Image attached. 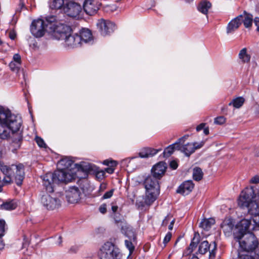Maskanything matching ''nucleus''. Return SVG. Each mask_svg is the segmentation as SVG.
<instances>
[{
    "label": "nucleus",
    "instance_id": "nucleus-35",
    "mask_svg": "<svg viewBox=\"0 0 259 259\" xmlns=\"http://www.w3.org/2000/svg\"><path fill=\"white\" fill-rule=\"evenodd\" d=\"M203 172L202 169L198 167H195L193 169V178L194 180L199 181L202 179Z\"/></svg>",
    "mask_w": 259,
    "mask_h": 259
},
{
    "label": "nucleus",
    "instance_id": "nucleus-28",
    "mask_svg": "<svg viewBox=\"0 0 259 259\" xmlns=\"http://www.w3.org/2000/svg\"><path fill=\"white\" fill-rule=\"evenodd\" d=\"M73 164V161L70 157H64L61 159L59 162L58 165L62 166V169H69V167H72Z\"/></svg>",
    "mask_w": 259,
    "mask_h": 259
},
{
    "label": "nucleus",
    "instance_id": "nucleus-1",
    "mask_svg": "<svg viewBox=\"0 0 259 259\" xmlns=\"http://www.w3.org/2000/svg\"><path fill=\"white\" fill-rule=\"evenodd\" d=\"M22 124V119L20 115L0 106V139L5 140L11 137L14 143L19 144L22 140L20 132Z\"/></svg>",
    "mask_w": 259,
    "mask_h": 259
},
{
    "label": "nucleus",
    "instance_id": "nucleus-23",
    "mask_svg": "<svg viewBox=\"0 0 259 259\" xmlns=\"http://www.w3.org/2000/svg\"><path fill=\"white\" fill-rule=\"evenodd\" d=\"M79 37L80 38V44L82 42H88L92 40L93 36L90 30L83 28L79 31Z\"/></svg>",
    "mask_w": 259,
    "mask_h": 259
},
{
    "label": "nucleus",
    "instance_id": "nucleus-5",
    "mask_svg": "<svg viewBox=\"0 0 259 259\" xmlns=\"http://www.w3.org/2000/svg\"><path fill=\"white\" fill-rule=\"evenodd\" d=\"M47 24L48 32L56 39L62 40L68 33L71 32V28L60 21H57L54 16L47 17Z\"/></svg>",
    "mask_w": 259,
    "mask_h": 259
},
{
    "label": "nucleus",
    "instance_id": "nucleus-62",
    "mask_svg": "<svg viewBox=\"0 0 259 259\" xmlns=\"http://www.w3.org/2000/svg\"><path fill=\"white\" fill-rule=\"evenodd\" d=\"M4 247V244L2 240L1 237H0V250L3 249Z\"/></svg>",
    "mask_w": 259,
    "mask_h": 259
},
{
    "label": "nucleus",
    "instance_id": "nucleus-57",
    "mask_svg": "<svg viewBox=\"0 0 259 259\" xmlns=\"http://www.w3.org/2000/svg\"><path fill=\"white\" fill-rule=\"evenodd\" d=\"M254 22L257 27V31L259 32V18H255Z\"/></svg>",
    "mask_w": 259,
    "mask_h": 259
},
{
    "label": "nucleus",
    "instance_id": "nucleus-7",
    "mask_svg": "<svg viewBox=\"0 0 259 259\" xmlns=\"http://www.w3.org/2000/svg\"><path fill=\"white\" fill-rule=\"evenodd\" d=\"M252 16L244 12L229 22L226 27V33L228 34L233 33L242 23L245 27L249 28L252 26Z\"/></svg>",
    "mask_w": 259,
    "mask_h": 259
},
{
    "label": "nucleus",
    "instance_id": "nucleus-27",
    "mask_svg": "<svg viewBox=\"0 0 259 259\" xmlns=\"http://www.w3.org/2000/svg\"><path fill=\"white\" fill-rule=\"evenodd\" d=\"M215 223V220L213 218L204 219L199 224V227L204 230L208 231Z\"/></svg>",
    "mask_w": 259,
    "mask_h": 259
},
{
    "label": "nucleus",
    "instance_id": "nucleus-53",
    "mask_svg": "<svg viewBox=\"0 0 259 259\" xmlns=\"http://www.w3.org/2000/svg\"><path fill=\"white\" fill-rule=\"evenodd\" d=\"M78 247L77 246H72L69 249L68 252L70 253H75L77 252Z\"/></svg>",
    "mask_w": 259,
    "mask_h": 259
},
{
    "label": "nucleus",
    "instance_id": "nucleus-12",
    "mask_svg": "<svg viewBox=\"0 0 259 259\" xmlns=\"http://www.w3.org/2000/svg\"><path fill=\"white\" fill-rule=\"evenodd\" d=\"M75 0H69L63 7V11L68 16L77 18L79 17L82 10L80 5L74 2Z\"/></svg>",
    "mask_w": 259,
    "mask_h": 259
},
{
    "label": "nucleus",
    "instance_id": "nucleus-29",
    "mask_svg": "<svg viewBox=\"0 0 259 259\" xmlns=\"http://www.w3.org/2000/svg\"><path fill=\"white\" fill-rule=\"evenodd\" d=\"M234 227V224L230 220L224 221L221 225V228L225 234L231 233Z\"/></svg>",
    "mask_w": 259,
    "mask_h": 259
},
{
    "label": "nucleus",
    "instance_id": "nucleus-41",
    "mask_svg": "<svg viewBox=\"0 0 259 259\" xmlns=\"http://www.w3.org/2000/svg\"><path fill=\"white\" fill-rule=\"evenodd\" d=\"M105 172L104 170H98L96 172V177L98 180H102L105 177Z\"/></svg>",
    "mask_w": 259,
    "mask_h": 259
},
{
    "label": "nucleus",
    "instance_id": "nucleus-13",
    "mask_svg": "<svg viewBox=\"0 0 259 259\" xmlns=\"http://www.w3.org/2000/svg\"><path fill=\"white\" fill-rule=\"evenodd\" d=\"M186 139H184L179 145L177 146L178 150H180L185 153V154L189 156L192 153L194 152L196 149H199L203 146L204 145V142H201L200 143H188L187 144L183 145L185 140Z\"/></svg>",
    "mask_w": 259,
    "mask_h": 259
},
{
    "label": "nucleus",
    "instance_id": "nucleus-4",
    "mask_svg": "<svg viewBox=\"0 0 259 259\" xmlns=\"http://www.w3.org/2000/svg\"><path fill=\"white\" fill-rule=\"evenodd\" d=\"M0 169L5 175L4 183H10L13 178L18 186H21L25 177L24 166L21 163L12 164L11 166L5 165L0 161Z\"/></svg>",
    "mask_w": 259,
    "mask_h": 259
},
{
    "label": "nucleus",
    "instance_id": "nucleus-56",
    "mask_svg": "<svg viewBox=\"0 0 259 259\" xmlns=\"http://www.w3.org/2000/svg\"><path fill=\"white\" fill-rule=\"evenodd\" d=\"M114 169L113 167L110 166V167L106 168L104 170L105 172H107L108 174H111L114 172Z\"/></svg>",
    "mask_w": 259,
    "mask_h": 259
},
{
    "label": "nucleus",
    "instance_id": "nucleus-48",
    "mask_svg": "<svg viewBox=\"0 0 259 259\" xmlns=\"http://www.w3.org/2000/svg\"><path fill=\"white\" fill-rule=\"evenodd\" d=\"M13 60L17 65H20L21 63V57L18 54H16L14 55Z\"/></svg>",
    "mask_w": 259,
    "mask_h": 259
},
{
    "label": "nucleus",
    "instance_id": "nucleus-17",
    "mask_svg": "<svg viewBox=\"0 0 259 259\" xmlns=\"http://www.w3.org/2000/svg\"><path fill=\"white\" fill-rule=\"evenodd\" d=\"M81 192L76 187L69 188L66 191V197L68 202L75 203L78 202L81 198Z\"/></svg>",
    "mask_w": 259,
    "mask_h": 259
},
{
    "label": "nucleus",
    "instance_id": "nucleus-11",
    "mask_svg": "<svg viewBox=\"0 0 259 259\" xmlns=\"http://www.w3.org/2000/svg\"><path fill=\"white\" fill-rule=\"evenodd\" d=\"M53 175H54L55 182L57 184L60 182L65 183L70 182L76 177L75 173L70 169H58L53 173Z\"/></svg>",
    "mask_w": 259,
    "mask_h": 259
},
{
    "label": "nucleus",
    "instance_id": "nucleus-51",
    "mask_svg": "<svg viewBox=\"0 0 259 259\" xmlns=\"http://www.w3.org/2000/svg\"><path fill=\"white\" fill-rule=\"evenodd\" d=\"M19 65H17V64H15L14 62H11L10 64V67L11 69V70L13 71H16L18 70V68H19Z\"/></svg>",
    "mask_w": 259,
    "mask_h": 259
},
{
    "label": "nucleus",
    "instance_id": "nucleus-52",
    "mask_svg": "<svg viewBox=\"0 0 259 259\" xmlns=\"http://www.w3.org/2000/svg\"><path fill=\"white\" fill-rule=\"evenodd\" d=\"M100 212L102 214H105L106 212L107 208L105 204H102L99 208Z\"/></svg>",
    "mask_w": 259,
    "mask_h": 259
},
{
    "label": "nucleus",
    "instance_id": "nucleus-15",
    "mask_svg": "<svg viewBox=\"0 0 259 259\" xmlns=\"http://www.w3.org/2000/svg\"><path fill=\"white\" fill-rule=\"evenodd\" d=\"M217 244L215 241L212 244H209L207 241H202L199 246L198 251L200 254H203L209 251V259H214L215 256Z\"/></svg>",
    "mask_w": 259,
    "mask_h": 259
},
{
    "label": "nucleus",
    "instance_id": "nucleus-46",
    "mask_svg": "<svg viewBox=\"0 0 259 259\" xmlns=\"http://www.w3.org/2000/svg\"><path fill=\"white\" fill-rule=\"evenodd\" d=\"M171 233L170 232H168L164 239H163V243L164 244V246L166 245V244L171 239Z\"/></svg>",
    "mask_w": 259,
    "mask_h": 259
},
{
    "label": "nucleus",
    "instance_id": "nucleus-6",
    "mask_svg": "<svg viewBox=\"0 0 259 259\" xmlns=\"http://www.w3.org/2000/svg\"><path fill=\"white\" fill-rule=\"evenodd\" d=\"M146 189L144 203L147 205H151L157 199L160 193L159 180L153 177H147L144 182Z\"/></svg>",
    "mask_w": 259,
    "mask_h": 259
},
{
    "label": "nucleus",
    "instance_id": "nucleus-64",
    "mask_svg": "<svg viewBox=\"0 0 259 259\" xmlns=\"http://www.w3.org/2000/svg\"><path fill=\"white\" fill-rule=\"evenodd\" d=\"M191 259H198V258L196 256H193Z\"/></svg>",
    "mask_w": 259,
    "mask_h": 259
},
{
    "label": "nucleus",
    "instance_id": "nucleus-63",
    "mask_svg": "<svg viewBox=\"0 0 259 259\" xmlns=\"http://www.w3.org/2000/svg\"><path fill=\"white\" fill-rule=\"evenodd\" d=\"M24 240H25V243H23V245H27V244H29V241H28V239H27V240H26L25 237H24Z\"/></svg>",
    "mask_w": 259,
    "mask_h": 259
},
{
    "label": "nucleus",
    "instance_id": "nucleus-33",
    "mask_svg": "<svg viewBox=\"0 0 259 259\" xmlns=\"http://www.w3.org/2000/svg\"><path fill=\"white\" fill-rule=\"evenodd\" d=\"M17 207V203L14 200H10L3 203L1 207L2 209L11 210L14 209Z\"/></svg>",
    "mask_w": 259,
    "mask_h": 259
},
{
    "label": "nucleus",
    "instance_id": "nucleus-32",
    "mask_svg": "<svg viewBox=\"0 0 259 259\" xmlns=\"http://www.w3.org/2000/svg\"><path fill=\"white\" fill-rule=\"evenodd\" d=\"M244 101L245 100L243 97H237L229 103V106H233L235 108H239L243 105Z\"/></svg>",
    "mask_w": 259,
    "mask_h": 259
},
{
    "label": "nucleus",
    "instance_id": "nucleus-25",
    "mask_svg": "<svg viewBox=\"0 0 259 259\" xmlns=\"http://www.w3.org/2000/svg\"><path fill=\"white\" fill-rule=\"evenodd\" d=\"M211 7V4L209 2L205 0L202 1L198 4L197 10L200 13L206 15Z\"/></svg>",
    "mask_w": 259,
    "mask_h": 259
},
{
    "label": "nucleus",
    "instance_id": "nucleus-47",
    "mask_svg": "<svg viewBox=\"0 0 259 259\" xmlns=\"http://www.w3.org/2000/svg\"><path fill=\"white\" fill-rule=\"evenodd\" d=\"M249 183L251 184H257L259 183V176L255 175L250 180Z\"/></svg>",
    "mask_w": 259,
    "mask_h": 259
},
{
    "label": "nucleus",
    "instance_id": "nucleus-45",
    "mask_svg": "<svg viewBox=\"0 0 259 259\" xmlns=\"http://www.w3.org/2000/svg\"><path fill=\"white\" fill-rule=\"evenodd\" d=\"M172 216L170 214H168L163 220L162 223V225L163 226H166L169 222H170L172 220Z\"/></svg>",
    "mask_w": 259,
    "mask_h": 259
},
{
    "label": "nucleus",
    "instance_id": "nucleus-18",
    "mask_svg": "<svg viewBox=\"0 0 259 259\" xmlns=\"http://www.w3.org/2000/svg\"><path fill=\"white\" fill-rule=\"evenodd\" d=\"M167 168V164L164 162H159L154 165L151 169V176L159 180L164 175Z\"/></svg>",
    "mask_w": 259,
    "mask_h": 259
},
{
    "label": "nucleus",
    "instance_id": "nucleus-37",
    "mask_svg": "<svg viewBox=\"0 0 259 259\" xmlns=\"http://www.w3.org/2000/svg\"><path fill=\"white\" fill-rule=\"evenodd\" d=\"M252 220H250L251 221V224L253 225L255 227V230H257L259 228V212L256 214H254L252 215Z\"/></svg>",
    "mask_w": 259,
    "mask_h": 259
},
{
    "label": "nucleus",
    "instance_id": "nucleus-8",
    "mask_svg": "<svg viewBox=\"0 0 259 259\" xmlns=\"http://www.w3.org/2000/svg\"><path fill=\"white\" fill-rule=\"evenodd\" d=\"M121 256L118 248L109 242L104 243L98 252L100 259H120Z\"/></svg>",
    "mask_w": 259,
    "mask_h": 259
},
{
    "label": "nucleus",
    "instance_id": "nucleus-44",
    "mask_svg": "<svg viewBox=\"0 0 259 259\" xmlns=\"http://www.w3.org/2000/svg\"><path fill=\"white\" fill-rule=\"evenodd\" d=\"M80 167L85 171H89L92 169V166L91 164H85V163H82L80 164Z\"/></svg>",
    "mask_w": 259,
    "mask_h": 259
},
{
    "label": "nucleus",
    "instance_id": "nucleus-22",
    "mask_svg": "<svg viewBox=\"0 0 259 259\" xmlns=\"http://www.w3.org/2000/svg\"><path fill=\"white\" fill-rule=\"evenodd\" d=\"M188 137V136H184V137L180 138L177 142H176L174 144H172L169 146H168L167 147H166L163 152V155L164 157H169L170 155H171L173 152H174L175 150H178L177 146L179 145L181 143V142L184 139H187Z\"/></svg>",
    "mask_w": 259,
    "mask_h": 259
},
{
    "label": "nucleus",
    "instance_id": "nucleus-16",
    "mask_svg": "<svg viewBox=\"0 0 259 259\" xmlns=\"http://www.w3.org/2000/svg\"><path fill=\"white\" fill-rule=\"evenodd\" d=\"M101 6V0H85L83 8L85 12L89 15L97 13Z\"/></svg>",
    "mask_w": 259,
    "mask_h": 259
},
{
    "label": "nucleus",
    "instance_id": "nucleus-34",
    "mask_svg": "<svg viewBox=\"0 0 259 259\" xmlns=\"http://www.w3.org/2000/svg\"><path fill=\"white\" fill-rule=\"evenodd\" d=\"M238 56L239 59L244 63H247L250 61V57L247 53L246 48L241 50Z\"/></svg>",
    "mask_w": 259,
    "mask_h": 259
},
{
    "label": "nucleus",
    "instance_id": "nucleus-10",
    "mask_svg": "<svg viewBox=\"0 0 259 259\" xmlns=\"http://www.w3.org/2000/svg\"><path fill=\"white\" fill-rule=\"evenodd\" d=\"M41 203L47 209L53 210L60 206L61 201L57 195L52 192L43 195Z\"/></svg>",
    "mask_w": 259,
    "mask_h": 259
},
{
    "label": "nucleus",
    "instance_id": "nucleus-21",
    "mask_svg": "<svg viewBox=\"0 0 259 259\" xmlns=\"http://www.w3.org/2000/svg\"><path fill=\"white\" fill-rule=\"evenodd\" d=\"M194 184L192 181H186L182 183L177 190V193L182 195H187L192 191Z\"/></svg>",
    "mask_w": 259,
    "mask_h": 259
},
{
    "label": "nucleus",
    "instance_id": "nucleus-43",
    "mask_svg": "<svg viewBox=\"0 0 259 259\" xmlns=\"http://www.w3.org/2000/svg\"><path fill=\"white\" fill-rule=\"evenodd\" d=\"M5 224L4 220H0V236L4 235Z\"/></svg>",
    "mask_w": 259,
    "mask_h": 259
},
{
    "label": "nucleus",
    "instance_id": "nucleus-36",
    "mask_svg": "<svg viewBox=\"0 0 259 259\" xmlns=\"http://www.w3.org/2000/svg\"><path fill=\"white\" fill-rule=\"evenodd\" d=\"M136 240H132L130 239H125V245L126 247L129 250L130 254L133 252L135 246L133 244V243Z\"/></svg>",
    "mask_w": 259,
    "mask_h": 259
},
{
    "label": "nucleus",
    "instance_id": "nucleus-61",
    "mask_svg": "<svg viewBox=\"0 0 259 259\" xmlns=\"http://www.w3.org/2000/svg\"><path fill=\"white\" fill-rule=\"evenodd\" d=\"M203 133L205 135H207L209 134V128L208 127H204L203 128Z\"/></svg>",
    "mask_w": 259,
    "mask_h": 259
},
{
    "label": "nucleus",
    "instance_id": "nucleus-14",
    "mask_svg": "<svg viewBox=\"0 0 259 259\" xmlns=\"http://www.w3.org/2000/svg\"><path fill=\"white\" fill-rule=\"evenodd\" d=\"M97 26L99 29L101 34L106 36L112 33L115 29V25L113 22L104 19L99 20L97 23Z\"/></svg>",
    "mask_w": 259,
    "mask_h": 259
},
{
    "label": "nucleus",
    "instance_id": "nucleus-38",
    "mask_svg": "<svg viewBox=\"0 0 259 259\" xmlns=\"http://www.w3.org/2000/svg\"><path fill=\"white\" fill-rule=\"evenodd\" d=\"M35 140L39 147H41V148H46V144H45L44 140L42 138H41L40 137H39L38 136H36L35 137Z\"/></svg>",
    "mask_w": 259,
    "mask_h": 259
},
{
    "label": "nucleus",
    "instance_id": "nucleus-59",
    "mask_svg": "<svg viewBox=\"0 0 259 259\" xmlns=\"http://www.w3.org/2000/svg\"><path fill=\"white\" fill-rule=\"evenodd\" d=\"M62 237L61 236H59L58 238V240L57 241H56V244L58 245V246H61L62 245Z\"/></svg>",
    "mask_w": 259,
    "mask_h": 259
},
{
    "label": "nucleus",
    "instance_id": "nucleus-55",
    "mask_svg": "<svg viewBox=\"0 0 259 259\" xmlns=\"http://www.w3.org/2000/svg\"><path fill=\"white\" fill-rule=\"evenodd\" d=\"M205 123H202L200 124L196 127V131L197 132H199L201 130H202V129L203 130V128L205 127Z\"/></svg>",
    "mask_w": 259,
    "mask_h": 259
},
{
    "label": "nucleus",
    "instance_id": "nucleus-26",
    "mask_svg": "<svg viewBox=\"0 0 259 259\" xmlns=\"http://www.w3.org/2000/svg\"><path fill=\"white\" fill-rule=\"evenodd\" d=\"M121 230L125 236L127 238V239L132 240H136V236L134 229L130 226H123Z\"/></svg>",
    "mask_w": 259,
    "mask_h": 259
},
{
    "label": "nucleus",
    "instance_id": "nucleus-2",
    "mask_svg": "<svg viewBox=\"0 0 259 259\" xmlns=\"http://www.w3.org/2000/svg\"><path fill=\"white\" fill-rule=\"evenodd\" d=\"M255 229L251 220H242L234 233L235 240L239 242L240 248L246 251H252L257 246L258 242L254 235L251 232Z\"/></svg>",
    "mask_w": 259,
    "mask_h": 259
},
{
    "label": "nucleus",
    "instance_id": "nucleus-30",
    "mask_svg": "<svg viewBox=\"0 0 259 259\" xmlns=\"http://www.w3.org/2000/svg\"><path fill=\"white\" fill-rule=\"evenodd\" d=\"M69 0H53L50 3V7L52 9H60L65 5Z\"/></svg>",
    "mask_w": 259,
    "mask_h": 259
},
{
    "label": "nucleus",
    "instance_id": "nucleus-42",
    "mask_svg": "<svg viewBox=\"0 0 259 259\" xmlns=\"http://www.w3.org/2000/svg\"><path fill=\"white\" fill-rule=\"evenodd\" d=\"M114 189H111L109 191L106 192L101 198L102 200L109 199L111 198L113 194Z\"/></svg>",
    "mask_w": 259,
    "mask_h": 259
},
{
    "label": "nucleus",
    "instance_id": "nucleus-3",
    "mask_svg": "<svg viewBox=\"0 0 259 259\" xmlns=\"http://www.w3.org/2000/svg\"><path fill=\"white\" fill-rule=\"evenodd\" d=\"M238 204L241 208H247L252 215L259 212V191L254 186L245 188L242 191Z\"/></svg>",
    "mask_w": 259,
    "mask_h": 259
},
{
    "label": "nucleus",
    "instance_id": "nucleus-60",
    "mask_svg": "<svg viewBox=\"0 0 259 259\" xmlns=\"http://www.w3.org/2000/svg\"><path fill=\"white\" fill-rule=\"evenodd\" d=\"M118 206L117 205H112L111 207L112 211L113 213H115L117 211L118 209Z\"/></svg>",
    "mask_w": 259,
    "mask_h": 259
},
{
    "label": "nucleus",
    "instance_id": "nucleus-24",
    "mask_svg": "<svg viewBox=\"0 0 259 259\" xmlns=\"http://www.w3.org/2000/svg\"><path fill=\"white\" fill-rule=\"evenodd\" d=\"M160 150V149L157 150L151 148H145L139 152V155L141 158H148L153 156Z\"/></svg>",
    "mask_w": 259,
    "mask_h": 259
},
{
    "label": "nucleus",
    "instance_id": "nucleus-39",
    "mask_svg": "<svg viewBox=\"0 0 259 259\" xmlns=\"http://www.w3.org/2000/svg\"><path fill=\"white\" fill-rule=\"evenodd\" d=\"M103 164L111 167H115L117 165V163L114 160L106 159L103 161Z\"/></svg>",
    "mask_w": 259,
    "mask_h": 259
},
{
    "label": "nucleus",
    "instance_id": "nucleus-58",
    "mask_svg": "<svg viewBox=\"0 0 259 259\" xmlns=\"http://www.w3.org/2000/svg\"><path fill=\"white\" fill-rule=\"evenodd\" d=\"M175 220L174 219H172L170 223V224L168 226V229L170 230H172L174 227V224L175 223Z\"/></svg>",
    "mask_w": 259,
    "mask_h": 259
},
{
    "label": "nucleus",
    "instance_id": "nucleus-54",
    "mask_svg": "<svg viewBox=\"0 0 259 259\" xmlns=\"http://www.w3.org/2000/svg\"><path fill=\"white\" fill-rule=\"evenodd\" d=\"M169 165L170 167L173 169H177L178 166L177 162L175 160L171 161L170 162Z\"/></svg>",
    "mask_w": 259,
    "mask_h": 259
},
{
    "label": "nucleus",
    "instance_id": "nucleus-40",
    "mask_svg": "<svg viewBox=\"0 0 259 259\" xmlns=\"http://www.w3.org/2000/svg\"><path fill=\"white\" fill-rule=\"evenodd\" d=\"M226 119L224 116H219L214 119V122L217 124H223L226 122Z\"/></svg>",
    "mask_w": 259,
    "mask_h": 259
},
{
    "label": "nucleus",
    "instance_id": "nucleus-20",
    "mask_svg": "<svg viewBox=\"0 0 259 259\" xmlns=\"http://www.w3.org/2000/svg\"><path fill=\"white\" fill-rule=\"evenodd\" d=\"M62 39L65 40V45L68 47L75 48L81 45L80 38L77 33L71 34L69 32Z\"/></svg>",
    "mask_w": 259,
    "mask_h": 259
},
{
    "label": "nucleus",
    "instance_id": "nucleus-49",
    "mask_svg": "<svg viewBox=\"0 0 259 259\" xmlns=\"http://www.w3.org/2000/svg\"><path fill=\"white\" fill-rule=\"evenodd\" d=\"M107 188V185L105 183H102L100 184L99 189L98 190L99 195H101V193L104 192Z\"/></svg>",
    "mask_w": 259,
    "mask_h": 259
},
{
    "label": "nucleus",
    "instance_id": "nucleus-9",
    "mask_svg": "<svg viewBox=\"0 0 259 259\" xmlns=\"http://www.w3.org/2000/svg\"><path fill=\"white\" fill-rule=\"evenodd\" d=\"M47 23V17L45 20L38 19L33 21L30 26L32 34L35 37H42L46 31L48 32V26Z\"/></svg>",
    "mask_w": 259,
    "mask_h": 259
},
{
    "label": "nucleus",
    "instance_id": "nucleus-19",
    "mask_svg": "<svg viewBox=\"0 0 259 259\" xmlns=\"http://www.w3.org/2000/svg\"><path fill=\"white\" fill-rule=\"evenodd\" d=\"M53 176V173L48 172L42 177V185L49 193L53 192L55 185L57 184Z\"/></svg>",
    "mask_w": 259,
    "mask_h": 259
},
{
    "label": "nucleus",
    "instance_id": "nucleus-31",
    "mask_svg": "<svg viewBox=\"0 0 259 259\" xmlns=\"http://www.w3.org/2000/svg\"><path fill=\"white\" fill-rule=\"evenodd\" d=\"M200 242V236L198 233H195L194 234L193 238L188 248L189 253H191L193 251L197 246L198 243Z\"/></svg>",
    "mask_w": 259,
    "mask_h": 259
},
{
    "label": "nucleus",
    "instance_id": "nucleus-50",
    "mask_svg": "<svg viewBox=\"0 0 259 259\" xmlns=\"http://www.w3.org/2000/svg\"><path fill=\"white\" fill-rule=\"evenodd\" d=\"M239 259H255L252 256L248 254H239Z\"/></svg>",
    "mask_w": 259,
    "mask_h": 259
}]
</instances>
